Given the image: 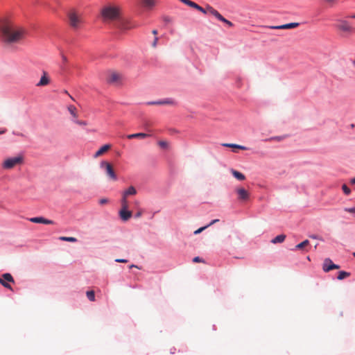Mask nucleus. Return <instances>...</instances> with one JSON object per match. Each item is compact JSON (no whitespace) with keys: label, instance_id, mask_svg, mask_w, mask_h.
<instances>
[{"label":"nucleus","instance_id":"obj_49","mask_svg":"<svg viewBox=\"0 0 355 355\" xmlns=\"http://www.w3.org/2000/svg\"><path fill=\"white\" fill-rule=\"evenodd\" d=\"M139 268V267L136 265H134V264H132L130 266V268Z\"/></svg>","mask_w":355,"mask_h":355},{"label":"nucleus","instance_id":"obj_15","mask_svg":"<svg viewBox=\"0 0 355 355\" xmlns=\"http://www.w3.org/2000/svg\"><path fill=\"white\" fill-rule=\"evenodd\" d=\"M236 193L240 200H247L249 198L248 192L243 188L237 189Z\"/></svg>","mask_w":355,"mask_h":355},{"label":"nucleus","instance_id":"obj_35","mask_svg":"<svg viewBox=\"0 0 355 355\" xmlns=\"http://www.w3.org/2000/svg\"><path fill=\"white\" fill-rule=\"evenodd\" d=\"M342 189H343V192L346 195H349L351 193L349 188L346 184H343L342 187Z\"/></svg>","mask_w":355,"mask_h":355},{"label":"nucleus","instance_id":"obj_17","mask_svg":"<svg viewBox=\"0 0 355 355\" xmlns=\"http://www.w3.org/2000/svg\"><path fill=\"white\" fill-rule=\"evenodd\" d=\"M111 148V145L105 144L101 146L94 154V157H98L101 156L103 153L107 152Z\"/></svg>","mask_w":355,"mask_h":355},{"label":"nucleus","instance_id":"obj_28","mask_svg":"<svg viewBox=\"0 0 355 355\" xmlns=\"http://www.w3.org/2000/svg\"><path fill=\"white\" fill-rule=\"evenodd\" d=\"M309 241L308 240H305V241H302V243L295 245V249L296 250H302L304 247L307 246L309 245Z\"/></svg>","mask_w":355,"mask_h":355},{"label":"nucleus","instance_id":"obj_27","mask_svg":"<svg viewBox=\"0 0 355 355\" xmlns=\"http://www.w3.org/2000/svg\"><path fill=\"white\" fill-rule=\"evenodd\" d=\"M350 275L349 272H345V271H340L338 273V275L337 277L338 279L342 280L346 277H348Z\"/></svg>","mask_w":355,"mask_h":355},{"label":"nucleus","instance_id":"obj_24","mask_svg":"<svg viewBox=\"0 0 355 355\" xmlns=\"http://www.w3.org/2000/svg\"><path fill=\"white\" fill-rule=\"evenodd\" d=\"M232 173L234 175V177L238 179L239 180H244L245 178V175L243 173L237 171L232 170Z\"/></svg>","mask_w":355,"mask_h":355},{"label":"nucleus","instance_id":"obj_43","mask_svg":"<svg viewBox=\"0 0 355 355\" xmlns=\"http://www.w3.org/2000/svg\"><path fill=\"white\" fill-rule=\"evenodd\" d=\"M115 261L118 263H127L128 260L124 259H116Z\"/></svg>","mask_w":355,"mask_h":355},{"label":"nucleus","instance_id":"obj_41","mask_svg":"<svg viewBox=\"0 0 355 355\" xmlns=\"http://www.w3.org/2000/svg\"><path fill=\"white\" fill-rule=\"evenodd\" d=\"M193 261L195 263L204 262V261L202 259H200L199 257H194L193 259Z\"/></svg>","mask_w":355,"mask_h":355},{"label":"nucleus","instance_id":"obj_38","mask_svg":"<svg viewBox=\"0 0 355 355\" xmlns=\"http://www.w3.org/2000/svg\"><path fill=\"white\" fill-rule=\"evenodd\" d=\"M330 7L334 6L336 3L337 0H324Z\"/></svg>","mask_w":355,"mask_h":355},{"label":"nucleus","instance_id":"obj_9","mask_svg":"<svg viewBox=\"0 0 355 355\" xmlns=\"http://www.w3.org/2000/svg\"><path fill=\"white\" fill-rule=\"evenodd\" d=\"M339 268L340 266L338 265L334 264L329 258L324 259L322 265V269L326 272H328L334 269H338Z\"/></svg>","mask_w":355,"mask_h":355},{"label":"nucleus","instance_id":"obj_7","mask_svg":"<svg viewBox=\"0 0 355 355\" xmlns=\"http://www.w3.org/2000/svg\"><path fill=\"white\" fill-rule=\"evenodd\" d=\"M8 282L14 283V279L10 273H4L2 278L0 277V284L5 288L11 290V286Z\"/></svg>","mask_w":355,"mask_h":355},{"label":"nucleus","instance_id":"obj_12","mask_svg":"<svg viewBox=\"0 0 355 355\" xmlns=\"http://www.w3.org/2000/svg\"><path fill=\"white\" fill-rule=\"evenodd\" d=\"M50 83V78L48 73L45 71L42 72V76L40 81L36 84L37 87H44L48 85Z\"/></svg>","mask_w":355,"mask_h":355},{"label":"nucleus","instance_id":"obj_6","mask_svg":"<svg viewBox=\"0 0 355 355\" xmlns=\"http://www.w3.org/2000/svg\"><path fill=\"white\" fill-rule=\"evenodd\" d=\"M336 28L338 31L348 35L355 31V28H353L347 21L343 19L338 21Z\"/></svg>","mask_w":355,"mask_h":355},{"label":"nucleus","instance_id":"obj_3","mask_svg":"<svg viewBox=\"0 0 355 355\" xmlns=\"http://www.w3.org/2000/svg\"><path fill=\"white\" fill-rule=\"evenodd\" d=\"M69 24L73 29H78L83 23L82 15L75 10H70L68 14Z\"/></svg>","mask_w":355,"mask_h":355},{"label":"nucleus","instance_id":"obj_39","mask_svg":"<svg viewBox=\"0 0 355 355\" xmlns=\"http://www.w3.org/2000/svg\"><path fill=\"white\" fill-rule=\"evenodd\" d=\"M206 228H207V225H205V226H204V227H200V228L198 229L197 230H196V231L194 232V234H200V232H202L204 230H205Z\"/></svg>","mask_w":355,"mask_h":355},{"label":"nucleus","instance_id":"obj_23","mask_svg":"<svg viewBox=\"0 0 355 355\" xmlns=\"http://www.w3.org/2000/svg\"><path fill=\"white\" fill-rule=\"evenodd\" d=\"M285 239H286L285 234H279V235L277 236L276 237H275L271 241V243H272L274 244L282 243L284 241Z\"/></svg>","mask_w":355,"mask_h":355},{"label":"nucleus","instance_id":"obj_54","mask_svg":"<svg viewBox=\"0 0 355 355\" xmlns=\"http://www.w3.org/2000/svg\"><path fill=\"white\" fill-rule=\"evenodd\" d=\"M353 65L355 67V60L352 62Z\"/></svg>","mask_w":355,"mask_h":355},{"label":"nucleus","instance_id":"obj_52","mask_svg":"<svg viewBox=\"0 0 355 355\" xmlns=\"http://www.w3.org/2000/svg\"><path fill=\"white\" fill-rule=\"evenodd\" d=\"M310 237L312 238V239H317L318 238L317 236H315V235L310 236Z\"/></svg>","mask_w":355,"mask_h":355},{"label":"nucleus","instance_id":"obj_36","mask_svg":"<svg viewBox=\"0 0 355 355\" xmlns=\"http://www.w3.org/2000/svg\"><path fill=\"white\" fill-rule=\"evenodd\" d=\"M196 9H197L198 10L200 11L201 12H202L204 14H207V7L204 8H202V7H201L199 5L197 4V6L196 7Z\"/></svg>","mask_w":355,"mask_h":355},{"label":"nucleus","instance_id":"obj_53","mask_svg":"<svg viewBox=\"0 0 355 355\" xmlns=\"http://www.w3.org/2000/svg\"><path fill=\"white\" fill-rule=\"evenodd\" d=\"M62 58H63V60H64V62H66V61H67V58H66L65 56H63V57H62Z\"/></svg>","mask_w":355,"mask_h":355},{"label":"nucleus","instance_id":"obj_55","mask_svg":"<svg viewBox=\"0 0 355 355\" xmlns=\"http://www.w3.org/2000/svg\"><path fill=\"white\" fill-rule=\"evenodd\" d=\"M353 256L355 257V252L353 253Z\"/></svg>","mask_w":355,"mask_h":355},{"label":"nucleus","instance_id":"obj_30","mask_svg":"<svg viewBox=\"0 0 355 355\" xmlns=\"http://www.w3.org/2000/svg\"><path fill=\"white\" fill-rule=\"evenodd\" d=\"M59 239L61 241H69V242H76L77 241V239L75 237L60 236L59 238Z\"/></svg>","mask_w":355,"mask_h":355},{"label":"nucleus","instance_id":"obj_29","mask_svg":"<svg viewBox=\"0 0 355 355\" xmlns=\"http://www.w3.org/2000/svg\"><path fill=\"white\" fill-rule=\"evenodd\" d=\"M68 110L73 117H77L76 108L73 105L68 106Z\"/></svg>","mask_w":355,"mask_h":355},{"label":"nucleus","instance_id":"obj_48","mask_svg":"<svg viewBox=\"0 0 355 355\" xmlns=\"http://www.w3.org/2000/svg\"><path fill=\"white\" fill-rule=\"evenodd\" d=\"M152 33L156 36L157 35V31L156 29H154L153 30Z\"/></svg>","mask_w":355,"mask_h":355},{"label":"nucleus","instance_id":"obj_34","mask_svg":"<svg viewBox=\"0 0 355 355\" xmlns=\"http://www.w3.org/2000/svg\"><path fill=\"white\" fill-rule=\"evenodd\" d=\"M284 138H285L284 136H277V137H270V138L268 139L267 140L268 141H280L283 140Z\"/></svg>","mask_w":355,"mask_h":355},{"label":"nucleus","instance_id":"obj_25","mask_svg":"<svg viewBox=\"0 0 355 355\" xmlns=\"http://www.w3.org/2000/svg\"><path fill=\"white\" fill-rule=\"evenodd\" d=\"M142 3L146 8H151L155 6V0H142Z\"/></svg>","mask_w":355,"mask_h":355},{"label":"nucleus","instance_id":"obj_46","mask_svg":"<svg viewBox=\"0 0 355 355\" xmlns=\"http://www.w3.org/2000/svg\"><path fill=\"white\" fill-rule=\"evenodd\" d=\"M218 221H219V220H218V219H214V220H213L212 221H211V222H210V223H209V224L207 225V227H209V226H211V225H214V223H217Z\"/></svg>","mask_w":355,"mask_h":355},{"label":"nucleus","instance_id":"obj_5","mask_svg":"<svg viewBox=\"0 0 355 355\" xmlns=\"http://www.w3.org/2000/svg\"><path fill=\"white\" fill-rule=\"evenodd\" d=\"M116 28L121 32L134 28L137 26V24L130 19H121L115 24Z\"/></svg>","mask_w":355,"mask_h":355},{"label":"nucleus","instance_id":"obj_14","mask_svg":"<svg viewBox=\"0 0 355 355\" xmlns=\"http://www.w3.org/2000/svg\"><path fill=\"white\" fill-rule=\"evenodd\" d=\"M175 101L172 98H167L165 100L162 101H152L148 102V105H175Z\"/></svg>","mask_w":355,"mask_h":355},{"label":"nucleus","instance_id":"obj_11","mask_svg":"<svg viewBox=\"0 0 355 355\" xmlns=\"http://www.w3.org/2000/svg\"><path fill=\"white\" fill-rule=\"evenodd\" d=\"M28 220L34 223H43L46 225H53L55 223L51 220L43 217H33L28 218Z\"/></svg>","mask_w":355,"mask_h":355},{"label":"nucleus","instance_id":"obj_4","mask_svg":"<svg viewBox=\"0 0 355 355\" xmlns=\"http://www.w3.org/2000/svg\"><path fill=\"white\" fill-rule=\"evenodd\" d=\"M24 164V157L23 155H17L15 157H8L6 159L1 166L3 169L10 170L16 167L17 166H21Z\"/></svg>","mask_w":355,"mask_h":355},{"label":"nucleus","instance_id":"obj_56","mask_svg":"<svg viewBox=\"0 0 355 355\" xmlns=\"http://www.w3.org/2000/svg\"><path fill=\"white\" fill-rule=\"evenodd\" d=\"M353 17H354V18H355V15H354V16H353Z\"/></svg>","mask_w":355,"mask_h":355},{"label":"nucleus","instance_id":"obj_31","mask_svg":"<svg viewBox=\"0 0 355 355\" xmlns=\"http://www.w3.org/2000/svg\"><path fill=\"white\" fill-rule=\"evenodd\" d=\"M181 2L184 3V4L191 7V8H196V6H197V3H196L195 2L193 1H191L190 0H180Z\"/></svg>","mask_w":355,"mask_h":355},{"label":"nucleus","instance_id":"obj_44","mask_svg":"<svg viewBox=\"0 0 355 355\" xmlns=\"http://www.w3.org/2000/svg\"><path fill=\"white\" fill-rule=\"evenodd\" d=\"M157 42H158V37H155V39H154V41L152 44V46L153 47H156L157 46Z\"/></svg>","mask_w":355,"mask_h":355},{"label":"nucleus","instance_id":"obj_45","mask_svg":"<svg viewBox=\"0 0 355 355\" xmlns=\"http://www.w3.org/2000/svg\"><path fill=\"white\" fill-rule=\"evenodd\" d=\"M108 202V200L106 199V198H102L99 200V203L101 205H104V204H106L107 202Z\"/></svg>","mask_w":355,"mask_h":355},{"label":"nucleus","instance_id":"obj_8","mask_svg":"<svg viewBox=\"0 0 355 355\" xmlns=\"http://www.w3.org/2000/svg\"><path fill=\"white\" fill-rule=\"evenodd\" d=\"M101 167H105V171L107 175L112 180H116V175L114 171V169L112 168V166L111 164L107 162H102L101 163Z\"/></svg>","mask_w":355,"mask_h":355},{"label":"nucleus","instance_id":"obj_21","mask_svg":"<svg viewBox=\"0 0 355 355\" xmlns=\"http://www.w3.org/2000/svg\"><path fill=\"white\" fill-rule=\"evenodd\" d=\"M207 13H209L214 16L218 19H220L221 15L214 8L210 6H207Z\"/></svg>","mask_w":355,"mask_h":355},{"label":"nucleus","instance_id":"obj_16","mask_svg":"<svg viewBox=\"0 0 355 355\" xmlns=\"http://www.w3.org/2000/svg\"><path fill=\"white\" fill-rule=\"evenodd\" d=\"M119 215L123 220L127 221L131 218L132 212L129 211L128 209H121L119 211Z\"/></svg>","mask_w":355,"mask_h":355},{"label":"nucleus","instance_id":"obj_10","mask_svg":"<svg viewBox=\"0 0 355 355\" xmlns=\"http://www.w3.org/2000/svg\"><path fill=\"white\" fill-rule=\"evenodd\" d=\"M121 80V75L117 72H111L107 77V82L111 84H117Z\"/></svg>","mask_w":355,"mask_h":355},{"label":"nucleus","instance_id":"obj_37","mask_svg":"<svg viewBox=\"0 0 355 355\" xmlns=\"http://www.w3.org/2000/svg\"><path fill=\"white\" fill-rule=\"evenodd\" d=\"M158 144L161 148H168V142L166 141H159Z\"/></svg>","mask_w":355,"mask_h":355},{"label":"nucleus","instance_id":"obj_32","mask_svg":"<svg viewBox=\"0 0 355 355\" xmlns=\"http://www.w3.org/2000/svg\"><path fill=\"white\" fill-rule=\"evenodd\" d=\"M87 298L91 301L94 302L95 301V294L94 291H89L86 293Z\"/></svg>","mask_w":355,"mask_h":355},{"label":"nucleus","instance_id":"obj_19","mask_svg":"<svg viewBox=\"0 0 355 355\" xmlns=\"http://www.w3.org/2000/svg\"><path fill=\"white\" fill-rule=\"evenodd\" d=\"M148 137V134L139 132V133H135L127 135V138L130 139H144L146 137Z\"/></svg>","mask_w":355,"mask_h":355},{"label":"nucleus","instance_id":"obj_22","mask_svg":"<svg viewBox=\"0 0 355 355\" xmlns=\"http://www.w3.org/2000/svg\"><path fill=\"white\" fill-rule=\"evenodd\" d=\"M222 145L223 146L232 148L234 149L247 150V148L245 146L238 145V144H223Z\"/></svg>","mask_w":355,"mask_h":355},{"label":"nucleus","instance_id":"obj_50","mask_svg":"<svg viewBox=\"0 0 355 355\" xmlns=\"http://www.w3.org/2000/svg\"><path fill=\"white\" fill-rule=\"evenodd\" d=\"M6 132V129H3V130H0V135L3 134Z\"/></svg>","mask_w":355,"mask_h":355},{"label":"nucleus","instance_id":"obj_2","mask_svg":"<svg viewBox=\"0 0 355 355\" xmlns=\"http://www.w3.org/2000/svg\"><path fill=\"white\" fill-rule=\"evenodd\" d=\"M103 21L116 20L120 15V9L116 6H106L101 10Z\"/></svg>","mask_w":355,"mask_h":355},{"label":"nucleus","instance_id":"obj_1","mask_svg":"<svg viewBox=\"0 0 355 355\" xmlns=\"http://www.w3.org/2000/svg\"><path fill=\"white\" fill-rule=\"evenodd\" d=\"M26 34L24 28L13 24H6L1 28V39L7 45L19 44Z\"/></svg>","mask_w":355,"mask_h":355},{"label":"nucleus","instance_id":"obj_40","mask_svg":"<svg viewBox=\"0 0 355 355\" xmlns=\"http://www.w3.org/2000/svg\"><path fill=\"white\" fill-rule=\"evenodd\" d=\"M76 123L80 125H87V123L85 121H80L78 120L76 121Z\"/></svg>","mask_w":355,"mask_h":355},{"label":"nucleus","instance_id":"obj_33","mask_svg":"<svg viewBox=\"0 0 355 355\" xmlns=\"http://www.w3.org/2000/svg\"><path fill=\"white\" fill-rule=\"evenodd\" d=\"M220 19H219L218 20L226 24L228 26L232 27L233 26V24L230 21L226 19L222 15H221V17H220Z\"/></svg>","mask_w":355,"mask_h":355},{"label":"nucleus","instance_id":"obj_47","mask_svg":"<svg viewBox=\"0 0 355 355\" xmlns=\"http://www.w3.org/2000/svg\"><path fill=\"white\" fill-rule=\"evenodd\" d=\"M141 215H142V211L140 210L136 213L135 216V218H140L141 216Z\"/></svg>","mask_w":355,"mask_h":355},{"label":"nucleus","instance_id":"obj_51","mask_svg":"<svg viewBox=\"0 0 355 355\" xmlns=\"http://www.w3.org/2000/svg\"><path fill=\"white\" fill-rule=\"evenodd\" d=\"M351 183L355 184V178L351 180Z\"/></svg>","mask_w":355,"mask_h":355},{"label":"nucleus","instance_id":"obj_42","mask_svg":"<svg viewBox=\"0 0 355 355\" xmlns=\"http://www.w3.org/2000/svg\"><path fill=\"white\" fill-rule=\"evenodd\" d=\"M345 211L349 213H355V207L345 208Z\"/></svg>","mask_w":355,"mask_h":355},{"label":"nucleus","instance_id":"obj_13","mask_svg":"<svg viewBox=\"0 0 355 355\" xmlns=\"http://www.w3.org/2000/svg\"><path fill=\"white\" fill-rule=\"evenodd\" d=\"M298 26H299L298 23L293 22V23L286 24L281 25V26H269L268 28H271V29H291V28H296Z\"/></svg>","mask_w":355,"mask_h":355},{"label":"nucleus","instance_id":"obj_18","mask_svg":"<svg viewBox=\"0 0 355 355\" xmlns=\"http://www.w3.org/2000/svg\"><path fill=\"white\" fill-rule=\"evenodd\" d=\"M136 194H137V190L133 186L129 187L128 188V189L124 191L122 193V195L123 196H125L126 198H128L129 196H135Z\"/></svg>","mask_w":355,"mask_h":355},{"label":"nucleus","instance_id":"obj_20","mask_svg":"<svg viewBox=\"0 0 355 355\" xmlns=\"http://www.w3.org/2000/svg\"><path fill=\"white\" fill-rule=\"evenodd\" d=\"M207 13H209L214 16L218 19H220L221 15L214 8L210 6H207Z\"/></svg>","mask_w":355,"mask_h":355},{"label":"nucleus","instance_id":"obj_26","mask_svg":"<svg viewBox=\"0 0 355 355\" xmlns=\"http://www.w3.org/2000/svg\"><path fill=\"white\" fill-rule=\"evenodd\" d=\"M121 209H128V202L127 198L122 195V198L121 200Z\"/></svg>","mask_w":355,"mask_h":355}]
</instances>
